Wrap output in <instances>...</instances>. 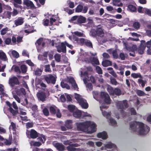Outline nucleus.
<instances>
[{"instance_id": "bb28decb", "label": "nucleus", "mask_w": 151, "mask_h": 151, "mask_svg": "<svg viewBox=\"0 0 151 151\" xmlns=\"http://www.w3.org/2000/svg\"><path fill=\"white\" fill-rule=\"evenodd\" d=\"M127 8L132 12H136L137 11V8L136 6L132 4L129 5L127 6Z\"/></svg>"}, {"instance_id": "b1692460", "label": "nucleus", "mask_w": 151, "mask_h": 151, "mask_svg": "<svg viewBox=\"0 0 151 151\" xmlns=\"http://www.w3.org/2000/svg\"><path fill=\"white\" fill-rule=\"evenodd\" d=\"M73 115L75 117L79 118L81 116V112L80 111L77 110L73 112Z\"/></svg>"}, {"instance_id": "9d476101", "label": "nucleus", "mask_w": 151, "mask_h": 151, "mask_svg": "<svg viewBox=\"0 0 151 151\" xmlns=\"http://www.w3.org/2000/svg\"><path fill=\"white\" fill-rule=\"evenodd\" d=\"M100 98L104 102L107 104L111 103V100L109 94L106 92H101L100 93Z\"/></svg>"}, {"instance_id": "a211bd4d", "label": "nucleus", "mask_w": 151, "mask_h": 151, "mask_svg": "<svg viewBox=\"0 0 151 151\" xmlns=\"http://www.w3.org/2000/svg\"><path fill=\"white\" fill-rule=\"evenodd\" d=\"M55 146L59 151H64L65 150V146L62 144L57 143L55 144Z\"/></svg>"}, {"instance_id": "ddd939ff", "label": "nucleus", "mask_w": 151, "mask_h": 151, "mask_svg": "<svg viewBox=\"0 0 151 151\" xmlns=\"http://www.w3.org/2000/svg\"><path fill=\"white\" fill-rule=\"evenodd\" d=\"M37 96L38 99L43 102L45 100L46 98L45 93L42 91L38 92L37 94Z\"/></svg>"}, {"instance_id": "79ce46f5", "label": "nucleus", "mask_w": 151, "mask_h": 151, "mask_svg": "<svg viewBox=\"0 0 151 151\" xmlns=\"http://www.w3.org/2000/svg\"><path fill=\"white\" fill-rule=\"evenodd\" d=\"M45 71L46 72H51V69L50 67V65H46L44 66Z\"/></svg>"}, {"instance_id": "ea45409f", "label": "nucleus", "mask_w": 151, "mask_h": 151, "mask_svg": "<svg viewBox=\"0 0 151 151\" xmlns=\"http://www.w3.org/2000/svg\"><path fill=\"white\" fill-rule=\"evenodd\" d=\"M68 109L70 112H74V110L75 109V106L73 105H68Z\"/></svg>"}, {"instance_id": "9b49d317", "label": "nucleus", "mask_w": 151, "mask_h": 151, "mask_svg": "<svg viewBox=\"0 0 151 151\" xmlns=\"http://www.w3.org/2000/svg\"><path fill=\"white\" fill-rule=\"evenodd\" d=\"M88 9V6H85L83 7L82 5L79 4L75 8V12L77 13L82 12L86 13L87 12Z\"/></svg>"}, {"instance_id": "680f3d73", "label": "nucleus", "mask_w": 151, "mask_h": 151, "mask_svg": "<svg viewBox=\"0 0 151 151\" xmlns=\"http://www.w3.org/2000/svg\"><path fill=\"white\" fill-rule=\"evenodd\" d=\"M112 55L114 58L116 59L118 57V55L117 51L115 50H114L112 52Z\"/></svg>"}, {"instance_id": "6e6552de", "label": "nucleus", "mask_w": 151, "mask_h": 151, "mask_svg": "<svg viewBox=\"0 0 151 151\" xmlns=\"http://www.w3.org/2000/svg\"><path fill=\"white\" fill-rule=\"evenodd\" d=\"M9 84L11 87H13L15 85H19L20 82L17 77L13 76L9 78Z\"/></svg>"}, {"instance_id": "20e7f679", "label": "nucleus", "mask_w": 151, "mask_h": 151, "mask_svg": "<svg viewBox=\"0 0 151 151\" xmlns=\"http://www.w3.org/2000/svg\"><path fill=\"white\" fill-rule=\"evenodd\" d=\"M75 95L77 96H75V99L77 100L79 104L81 107L83 109H86L88 107V105L86 102V101L82 98H81L79 96V94L76 93Z\"/></svg>"}, {"instance_id": "69168bd1", "label": "nucleus", "mask_w": 151, "mask_h": 151, "mask_svg": "<svg viewBox=\"0 0 151 151\" xmlns=\"http://www.w3.org/2000/svg\"><path fill=\"white\" fill-rule=\"evenodd\" d=\"M56 21V19H54L53 18H51L50 19V24L49 26H51L53 25V23L55 22Z\"/></svg>"}, {"instance_id": "f3484780", "label": "nucleus", "mask_w": 151, "mask_h": 151, "mask_svg": "<svg viewBox=\"0 0 151 151\" xmlns=\"http://www.w3.org/2000/svg\"><path fill=\"white\" fill-rule=\"evenodd\" d=\"M97 136L98 137L101 138L103 139H106L107 138V133L105 131H103L101 132L98 133Z\"/></svg>"}, {"instance_id": "bf43d9fd", "label": "nucleus", "mask_w": 151, "mask_h": 151, "mask_svg": "<svg viewBox=\"0 0 151 151\" xmlns=\"http://www.w3.org/2000/svg\"><path fill=\"white\" fill-rule=\"evenodd\" d=\"M4 93H5L4 92V86L0 84V94H2L4 95Z\"/></svg>"}, {"instance_id": "f257e3e1", "label": "nucleus", "mask_w": 151, "mask_h": 151, "mask_svg": "<svg viewBox=\"0 0 151 151\" xmlns=\"http://www.w3.org/2000/svg\"><path fill=\"white\" fill-rule=\"evenodd\" d=\"M129 124L130 129L134 132L136 131L138 126L139 128V133L140 135H144L146 134V130L147 132L150 130L149 127L147 125L145 126L144 124L142 122L135 121L130 122Z\"/></svg>"}, {"instance_id": "774afa93", "label": "nucleus", "mask_w": 151, "mask_h": 151, "mask_svg": "<svg viewBox=\"0 0 151 151\" xmlns=\"http://www.w3.org/2000/svg\"><path fill=\"white\" fill-rule=\"evenodd\" d=\"M71 85L75 90H76L77 91L78 90V88L76 82L73 84H72Z\"/></svg>"}, {"instance_id": "cd10ccee", "label": "nucleus", "mask_w": 151, "mask_h": 151, "mask_svg": "<svg viewBox=\"0 0 151 151\" xmlns=\"http://www.w3.org/2000/svg\"><path fill=\"white\" fill-rule=\"evenodd\" d=\"M114 94L117 96H119L121 95L122 92L121 90L118 88H115L114 89Z\"/></svg>"}, {"instance_id": "58836bf2", "label": "nucleus", "mask_w": 151, "mask_h": 151, "mask_svg": "<svg viewBox=\"0 0 151 151\" xmlns=\"http://www.w3.org/2000/svg\"><path fill=\"white\" fill-rule=\"evenodd\" d=\"M136 93L139 96H142L145 95V93L142 91L138 90L136 91Z\"/></svg>"}, {"instance_id": "37998d69", "label": "nucleus", "mask_w": 151, "mask_h": 151, "mask_svg": "<svg viewBox=\"0 0 151 151\" xmlns=\"http://www.w3.org/2000/svg\"><path fill=\"white\" fill-rule=\"evenodd\" d=\"M110 82L111 84L114 85H116L118 84L116 79L114 78H110Z\"/></svg>"}, {"instance_id": "7ed1b4c3", "label": "nucleus", "mask_w": 151, "mask_h": 151, "mask_svg": "<svg viewBox=\"0 0 151 151\" xmlns=\"http://www.w3.org/2000/svg\"><path fill=\"white\" fill-rule=\"evenodd\" d=\"M91 122L86 121L85 122H80L78 124L77 128L78 130L85 131H87L88 128L90 125Z\"/></svg>"}, {"instance_id": "4468645a", "label": "nucleus", "mask_w": 151, "mask_h": 151, "mask_svg": "<svg viewBox=\"0 0 151 151\" xmlns=\"http://www.w3.org/2000/svg\"><path fill=\"white\" fill-rule=\"evenodd\" d=\"M57 47V51L59 52H62L65 53L66 52V46L63 42H62L60 45H58Z\"/></svg>"}, {"instance_id": "72a5a7b5", "label": "nucleus", "mask_w": 151, "mask_h": 151, "mask_svg": "<svg viewBox=\"0 0 151 151\" xmlns=\"http://www.w3.org/2000/svg\"><path fill=\"white\" fill-rule=\"evenodd\" d=\"M22 72V73H25L27 71V67L25 65H22L20 67Z\"/></svg>"}, {"instance_id": "8fccbe9b", "label": "nucleus", "mask_w": 151, "mask_h": 151, "mask_svg": "<svg viewBox=\"0 0 151 151\" xmlns=\"http://www.w3.org/2000/svg\"><path fill=\"white\" fill-rule=\"evenodd\" d=\"M43 25L45 26H48L49 25V20L47 19H43Z\"/></svg>"}, {"instance_id": "a19ab883", "label": "nucleus", "mask_w": 151, "mask_h": 151, "mask_svg": "<svg viewBox=\"0 0 151 151\" xmlns=\"http://www.w3.org/2000/svg\"><path fill=\"white\" fill-rule=\"evenodd\" d=\"M109 120L111 125L114 126L117 123L116 121L112 118L110 117L109 119Z\"/></svg>"}, {"instance_id": "f704fd0d", "label": "nucleus", "mask_w": 151, "mask_h": 151, "mask_svg": "<svg viewBox=\"0 0 151 151\" xmlns=\"http://www.w3.org/2000/svg\"><path fill=\"white\" fill-rule=\"evenodd\" d=\"M43 41V38L41 37L38 39L35 43V44L36 46L37 47L38 46H40L41 45Z\"/></svg>"}, {"instance_id": "c85d7f7f", "label": "nucleus", "mask_w": 151, "mask_h": 151, "mask_svg": "<svg viewBox=\"0 0 151 151\" xmlns=\"http://www.w3.org/2000/svg\"><path fill=\"white\" fill-rule=\"evenodd\" d=\"M9 110L13 116L16 115L18 113V109L14 110L12 107H9Z\"/></svg>"}, {"instance_id": "0e129e2a", "label": "nucleus", "mask_w": 151, "mask_h": 151, "mask_svg": "<svg viewBox=\"0 0 151 151\" xmlns=\"http://www.w3.org/2000/svg\"><path fill=\"white\" fill-rule=\"evenodd\" d=\"M130 111L131 112V114L132 115H135L136 114V112L134 108H132L130 109Z\"/></svg>"}, {"instance_id": "de8ad7c7", "label": "nucleus", "mask_w": 151, "mask_h": 151, "mask_svg": "<svg viewBox=\"0 0 151 151\" xmlns=\"http://www.w3.org/2000/svg\"><path fill=\"white\" fill-rule=\"evenodd\" d=\"M8 31V28L7 27L3 29L1 31V35L5 34Z\"/></svg>"}, {"instance_id": "2f4dec72", "label": "nucleus", "mask_w": 151, "mask_h": 151, "mask_svg": "<svg viewBox=\"0 0 151 151\" xmlns=\"http://www.w3.org/2000/svg\"><path fill=\"white\" fill-rule=\"evenodd\" d=\"M60 85L63 88H65L67 89H69L70 88V86L68 84L63 82H61Z\"/></svg>"}, {"instance_id": "4be33fe9", "label": "nucleus", "mask_w": 151, "mask_h": 151, "mask_svg": "<svg viewBox=\"0 0 151 151\" xmlns=\"http://www.w3.org/2000/svg\"><path fill=\"white\" fill-rule=\"evenodd\" d=\"M112 4L114 6H123V4L122 3H120L119 4H118L121 1V0H112Z\"/></svg>"}, {"instance_id": "13d9d810", "label": "nucleus", "mask_w": 151, "mask_h": 151, "mask_svg": "<svg viewBox=\"0 0 151 151\" xmlns=\"http://www.w3.org/2000/svg\"><path fill=\"white\" fill-rule=\"evenodd\" d=\"M68 81L69 83L71 84V85L76 82V81L72 77L68 79Z\"/></svg>"}, {"instance_id": "4c0bfd02", "label": "nucleus", "mask_w": 151, "mask_h": 151, "mask_svg": "<svg viewBox=\"0 0 151 151\" xmlns=\"http://www.w3.org/2000/svg\"><path fill=\"white\" fill-rule=\"evenodd\" d=\"M131 76L132 77L135 78H142V76L140 74H138L136 73H132L131 74Z\"/></svg>"}, {"instance_id": "e433bc0d", "label": "nucleus", "mask_w": 151, "mask_h": 151, "mask_svg": "<svg viewBox=\"0 0 151 151\" xmlns=\"http://www.w3.org/2000/svg\"><path fill=\"white\" fill-rule=\"evenodd\" d=\"M12 55L16 58H18L19 57V53L16 51L13 50L12 51Z\"/></svg>"}, {"instance_id": "423d86ee", "label": "nucleus", "mask_w": 151, "mask_h": 151, "mask_svg": "<svg viewBox=\"0 0 151 151\" xmlns=\"http://www.w3.org/2000/svg\"><path fill=\"white\" fill-rule=\"evenodd\" d=\"M43 79L45 80L47 84H55L56 79L52 75L50 74L44 76Z\"/></svg>"}, {"instance_id": "864d4df0", "label": "nucleus", "mask_w": 151, "mask_h": 151, "mask_svg": "<svg viewBox=\"0 0 151 151\" xmlns=\"http://www.w3.org/2000/svg\"><path fill=\"white\" fill-rule=\"evenodd\" d=\"M43 112L44 114L46 116H48L49 114V111L47 108H45L43 109Z\"/></svg>"}, {"instance_id": "3c124183", "label": "nucleus", "mask_w": 151, "mask_h": 151, "mask_svg": "<svg viewBox=\"0 0 151 151\" xmlns=\"http://www.w3.org/2000/svg\"><path fill=\"white\" fill-rule=\"evenodd\" d=\"M14 70L16 72L17 74H19L21 73L19 68L18 66H15Z\"/></svg>"}, {"instance_id": "2eb2a0df", "label": "nucleus", "mask_w": 151, "mask_h": 151, "mask_svg": "<svg viewBox=\"0 0 151 151\" xmlns=\"http://www.w3.org/2000/svg\"><path fill=\"white\" fill-rule=\"evenodd\" d=\"M23 4L29 8L35 9L36 7L33 2L29 0H23Z\"/></svg>"}, {"instance_id": "7c9ffc66", "label": "nucleus", "mask_w": 151, "mask_h": 151, "mask_svg": "<svg viewBox=\"0 0 151 151\" xmlns=\"http://www.w3.org/2000/svg\"><path fill=\"white\" fill-rule=\"evenodd\" d=\"M107 91L110 95H114V89L112 87H108L107 88Z\"/></svg>"}, {"instance_id": "f03ea898", "label": "nucleus", "mask_w": 151, "mask_h": 151, "mask_svg": "<svg viewBox=\"0 0 151 151\" xmlns=\"http://www.w3.org/2000/svg\"><path fill=\"white\" fill-rule=\"evenodd\" d=\"M104 29L101 27H98L96 29H91L90 31L89 35L93 37H96L98 43L100 44H102L106 42L105 40L102 39H99L97 37L102 38L104 36Z\"/></svg>"}, {"instance_id": "0eeeda50", "label": "nucleus", "mask_w": 151, "mask_h": 151, "mask_svg": "<svg viewBox=\"0 0 151 151\" xmlns=\"http://www.w3.org/2000/svg\"><path fill=\"white\" fill-rule=\"evenodd\" d=\"M116 106L119 109H120V113L123 114L124 112V107L127 108L128 107V104L126 100H124L123 101H120L117 103Z\"/></svg>"}, {"instance_id": "6ab92c4d", "label": "nucleus", "mask_w": 151, "mask_h": 151, "mask_svg": "<svg viewBox=\"0 0 151 151\" xmlns=\"http://www.w3.org/2000/svg\"><path fill=\"white\" fill-rule=\"evenodd\" d=\"M24 23L23 19L21 17H19L14 21V24L16 26L21 25Z\"/></svg>"}, {"instance_id": "dca6fc26", "label": "nucleus", "mask_w": 151, "mask_h": 151, "mask_svg": "<svg viewBox=\"0 0 151 151\" xmlns=\"http://www.w3.org/2000/svg\"><path fill=\"white\" fill-rule=\"evenodd\" d=\"M10 2L13 4L14 6L16 8H20L22 10V6L19 5L22 3V0H8Z\"/></svg>"}, {"instance_id": "5701e85b", "label": "nucleus", "mask_w": 151, "mask_h": 151, "mask_svg": "<svg viewBox=\"0 0 151 151\" xmlns=\"http://www.w3.org/2000/svg\"><path fill=\"white\" fill-rule=\"evenodd\" d=\"M89 127H90L91 130L88 131L89 133H91L94 132L96 131V124L95 123H93L91 124V123Z\"/></svg>"}, {"instance_id": "49530a36", "label": "nucleus", "mask_w": 151, "mask_h": 151, "mask_svg": "<svg viewBox=\"0 0 151 151\" xmlns=\"http://www.w3.org/2000/svg\"><path fill=\"white\" fill-rule=\"evenodd\" d=\"M115 145L113 143H109L106 145L105 147L107 148L111 149L114 147Z\"/></svg>"}, {"instance_id": "473e14b6", "label": "nucleus", "mask_w": 151, "mask_h": 151, "mask_svg": "<svg viewBox=\"0 0 151 151\" xmlns=\"http://www.w3.org/2000/svg\"><path fill=\"white\" fill-rule=\"evenodd\" d=\"M74 34L76 36L79 37H84V35L83 33L78 31H75L72 33V34Z\"/></svg>"}, {"instance_id": "c756f323", "label": "nucleus", "mask_w": 151, "mask_h": 151, "mask_svg": "<svg viewBox=\"0 0 151 151\" xmlns=\"http://www.w3.org/2000/svg\"><path fill=\"white\" fill-rule=\"evenodd\" d=\"M85 45L87 47L89 48H93V45L92 42L88 40H85Z\"/></svg>"}, {"instance_id": "052dcab7", "label": "nucleus", "mask_w": 151, "mask_h": 151, "mask_svg": "<svg viewBox=\"0 0 151 151\" xmlns=\"http://www.w3.org/2000/svg\"><path fill=\"white\" fill-rule=\"evenodd\" d=\"M145 45L146 47H147L148 48H150L151 47V40L147 42L146 43L145 42Z\"/></svg>"}, {"instance_id": "a878e982", "label": "nucleus", "mask_w": 151, "mask_h": 151, "mask_svg": "<svg viewBox=\"0 0 151 151\" xmlns=\"http://www.w3.org/2000/svg\"><path fill=\"white\" fill-rule=\"evenodd\" d=\"M0 59L4 61H6L7 60L6 54L2 51L0 52Z\"/></svg>"}, {"instance_id": "338daca9", "label": "nucleus", "mask_w": 151, "mask_h": 151, "mask_svg": "<svg viewBox=\"0 0 151 151\" xmlns=\"http://www.w3.org/2000/svg\"><path fill=\"white\" fill-rule=\"evenodd\" d=\"M4 151H18V149L14 147L13 148H9L5 150Z\"/></svg>"}, {"instance_id": "f8f14e48", "label": "nucleus", "mask_w": 151, "mask_h": 151, "mask_svg": "<svg viewBox=\"0 0 151 151\" xmlns=\"http://www.w3.org/2000/svg\"><path fill=\"white\" fill-rule=\"evenodd\" d=\"M146 47L145 45V41L142 40L141 41V43L139 46L138 49V52L139 55H142L144 52Z\"/></svg>"}, {"instance_id": "c9c22d12", "label": "nucleus", "mask_w": 151, "mask_h": 151, "mask_svg": "<svg viewBox=\"0 0 151 151\" xmlns=\"http://www.w3.org/2000/svg\"><path fill=\"white\" fill-rule=\"evenodd\" d=\"M35 75L37 76H40L42 74V71L40 69L37 68L35 70Z\"/></svg>"}, {"instance_id": "4d7b16f0", "label": "nucleus", "mask_w": 151, "mask_h": 151, "mask_svg": "<svg viewBox=\"0 0 151 151\" xmlns=\"http://www.w3.org/2000/svg\"><path fill=\"white\" fill-rule=\"evenodd\" d=\"M138 82L139 84H141V85L142 87H143L145 86V82L143 80L139 79Z\"/></svg>"}, {"instance_id": "412c9836", "label": "nucleus", "mask_w": 151, "mask_h": 151, "mask_svg": "<svg viewBox=\"0 0 151 151\" xmlns=\"http://www.w3.org/2000/svg\"><path fill=\"white\" fill-rule=\"evenodd\" d=\"M76 144H71L70 145L67 147V149L68 151H75L76 149L73 147H76Z\"/></svg>"}, {"instance_id": "603ef678", "label": "nucleus", "mask_w": 151, "mask_h": 151, "mask_svg": "<svg viewBox=\"0 0 151 151\" xmlns=\"http://www.w3.org/2000/svg\"><path fill=\"white\" fill-rule=\"evenodd\" d=\"M55 60L58 62H59L60 61V55L59 54H57L54 56Z\"/></svg>"}, {"instance_id": "aec40b11", "label": "nucleus", "mask_w": 151, "mask_h": 151, "mask_svg": "<svg viewBox=\"0 0 151 151\" xmlns=\"http://www.w3.org/2000/svg\"><path fill=\"white\" fill-rule=\"evenodd\" d=\"M102 64L103 66L107 67L108 66H111L112 65L111 61L109 60H105L102 61Z\"/></svg>"}, {"instance_id": "e2e57ef3", "label": "nucleus", "mask_w": 151, "mask_h": 151, "mask_svg": "<svg viewBox=\"0 0 151 151\" xmlns=\"http://www.w3.org/2000/svg\"><path fill=\"white\" fill-rule=\"evenodd\" d=\"M11 38H7L6 39L5 42L6 45H9L11 43Z\"/></svg>"}, {"instance_id": "5fc2aeb1", "label": "nucleus", "mask_w": 151, "mask_h": 151, "mask_svg": "<svg viewBox=\"0 0 151 151\" xmlns=\"http://www.w3.org/2000/svg\"><path fill=\"white\" fill-rule=\"evenodd\" d=\"M33 124L32 122H27L26 124V128L29 129L30 128H32L33 127Z\"/></svg>"}, {"instance_id": "393cba45", "label": "nucleus", "mask_w": 151, "mask_h": 151, "mask_svg": "<svg viewBox=\"0 0 151 151\" xmlns=\"http://www.w3.org/2000/svg\"><path fill=\"white\" fill-rule=\"evenodd\" d=\"M72 123L71 120H67L65 122V125L67 129H71L72 128Z\"/></svg>"}, {"instance_id": "a18cd8bd", "label": "nucleus", "mask_w": 151, "mask_h": 151, "mask_svg": "<svg viewBox=\"0 0 151 151\" xmlns=\"http://www.w3.org/2000/svg\"><path fill=\"white\" fill-rule=\"evenodd\" d=\"M96 72L99 74H102L103 73V71L101 68L99 66H97L96 67Z\"/></svg>"}, {"instance_id": "6e6d98bb", "label": "nucleus", "mask_w": 151, "mask_h": 151, "mask_svg": "<svg viewBox=\"0 0 151 151\" xmlns=\"http://www.w3.org/2000/svg\"><path fill=\"white\" fill-rule=\"evenodd\" d=\"M88 22L87 24V26H89L90 24H92L93 23V21L91 17H88L87 19Z\"/></svg>"}, {"instance_id": "c03bdc74", "label": "nucleus", "mask_w": 151, "mask_h": 151, "mask_svg": "<svg viewBox=\"0 0 151 151\" xmlns=\"http://www.w3.org/2000/svg\"><path fill=\"white\" fill-rule=\"evenodd\" d=\"M50 113L52 114H55L57 111L55 108L52 106H51L50 108Z\"/></svg>"}, {"instance_id": "09e8293b", "label": "nucleus", "mask_w": 151, "mask_h": 151, "mask_svg": "<svg viewBox=\"0 0 151 151\" xmlns=\"http://www.w3.org/2000/svg\"><path fill=\"white\" fill-rule=\"evenodd\" d=\"M133 27L136 29H139L140 27V24L138 22H134L133 24Z\"/></svg>"}, {"instance_id": "1a4fd4ad", "label": "nucleus", "mask_w": 151, "mask_h": 151, "mask_svg": "<svg viewBox=\"0 0 151 151\" xmlns=\"http://www.w3.org/2000/svg\"><path fill=\"white\" fill-rule=\"evenodd\" d=\"M39 133L34 129H31L30 131L27 130L26 134L29 138L35 139L39 136Z\"/></svg>"}, {"instance_id": "39448f33", "label": "nucleus", "mask_w": 151, "mask_h": 151, "mask_svg": "<svg viewBox=\"0 0 151 151\" xmlns=\"http://www.w3.org/2000/svg\"><path fill=\"white\" fill-rule=\"evenodd\" d=\"M72 21L77 20V24H81L85 23L86 22V18L82 15H75L73 16L71 19Z\"/></svg>"}]
</instances>
